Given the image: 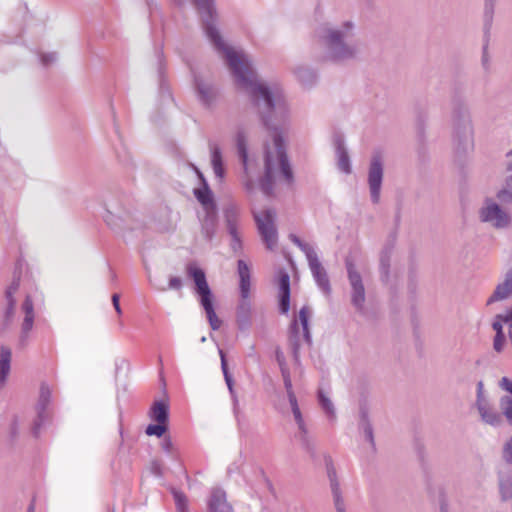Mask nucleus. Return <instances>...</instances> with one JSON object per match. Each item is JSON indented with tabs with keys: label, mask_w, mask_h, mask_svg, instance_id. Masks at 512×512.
<instances>
[{
	"label": "nucleus",
	"mask_w": 512,
	"mask_h": 512,
	"mask_svg": "<svg viewBox=\"0 0 512 512\" xmlns=\"http://www.w3.org/2000/svg\"><path fill=\"white\" fill-rule=\"evenodd\" d=\"M507 156H512V149L507 153Z\"/></svg>",
	"instance_id": "64"
},
{
	"label": "nucleus",
	"mask_w": 512,
	"mask_h": 512,
	"mask_svg": "<svg viewBox=\"0 0 512 512\" xmlns=\"http://www.w3.org/2000/svg\"><path fill=\"white\" fill-rule=\"evenodd\" d=\"M499 387L511 395L502 396L499 400L501 415L505 417L508 424L512 425V380L508 377H502L499 381Z\"/></svg>",
	"instance_id": "17"
},
{
	"label": "nucleus",
	"mask_w": 512,
	"mask_h": 512,
	"mask_svg": "<svg viewBox=\"0 0 512 512\" xmlns=\"http://www.w3.org/2000/svg\"><path fill=\"white\" fill-rule=\"evenodd\" d=\"M345 266L351 285V302L358 311H362L365 303V288L363 285L362 277L357 271L352 259L346 258Z\"/></svg>",
	"instance_id": "10"
},
{
	"label": "nucleus",
	"mask_w": 512,
	"mask_h": 512,
	"mask_svg": "<svg viewBox=\"0 0 512 512\" xmlns=\"http://www.w3.org/2000/svg\"><path fill=\"white\" fill-rule=\"evenodd\" d=\"M193 3L201 15L207 38L225 60L236 85L248 94L264 125L273 132V143L265 145V173L260 180L261 191L271 196L276 178L283 179L288 185L294 180L282 137L290 121V110L283 91L277 85L268 86L258 81L249 57L225 44L215 25L214 0H193Z\"/></svg>",
	"instance_id": "1"
},
{
	"label": "nucleus",
	"mask_w": 512,
	"mask_h": 512,
	"mask_svg": "<svg viewBox=\"0 0 512 512\" xmlns=\"http://www.w3.org/2000/svg\"><path fill=\"white\" fill-rule=\"evenodd\" d=\"M182 287V280L179 277H171L169 279V288L173 290H180Z\"/></svg>",
	"instance_id": "51"
},
{
	"label": "nucleus",
	"mask_w": 512,
	"mask_h": 512,
	"mask_svg": "<svg viewBox=\"0 0 512 512\" xmlns=\"http://www.w3.org/2000/svg\"><path fill=\"white\" fill-rule=\"evenodd\" d=\"M317 36L325 48V57L331 61H345L357 54L353 43L354 24L346 21L339 27L323 25L318 28Z\"/></svg>",
	"instance_id": "2"
},
{
	"label": "nucleus",
	"mask_w": 512,
	"mask_h": 512,
	"mask_svg": "<svg viewBox=\"0 0 512 512\" xmlns=\"http://www.w3.org/2000/svg\"><path fill=\"white\" fill-rule=\"evenodd\" d=\"M237 269L240 278L239 288L241 298H249L251 278L249 266L244 260L240 259L237 262Z\"/></svg>",
	"instance_id": "26"
},
{
	"label": "nucleus",
	"mask_w": 512,
	"mask_h": 512,
	"mask_svg": "<svg viewBox=\"0 0 512 512\" xmlns=\"http://www.w3.org/2000/svg\"><path fill=\"white\" fill-rule=\"evenodd\" d=\"M390 254L391 251L389 249H386L382 251L380 255V273L383 281L388 280L390 268Z\"/></svg>",
	"instance_id": "38"
},
{
	"label": "nucleus",
	"mask_w": 512,
	"mask_h": 512,
	"mask_svg": "<svg viewBox=\"0 0 512 512\" xmlns=\"http://www.w3.org/2000/svg\"><path fill=\"white\" fill-rule=\"evenodd\" d=\"M20 286V277L15 276L13 278L12 283L8 286L5 291V298L7 300V308L5 311V319L6 321H10L14 315L16 300L14 298V294L18 291Z\"/></svg>",
	"instance_id": "27"
},
{
	"label": "nucleus",
	"mask_w": 512,
	"mask_h": 512,
	"mask_svg": "<svg viewBox=\"0 0 512 512\" xmlns=\"http://www.w3.org/2000/svg\"><path fill=\"white\" fill-rule=\"evenodd\" d=\"M490 31L484 30V41L482 46L481 65L485 72L491 69V57L489 55Z\"/></svg>",
	"instance_id": "35"
},
{
	"label": "nucleus",
	"mask_w": 512,
	"mask_h": 512,
	"mask_svg": "<svg viewBox=\"0 0 512 512\" xmlns=\"http://www.w3.org/2000/svg\"><path fill=\"white\" fill-rule=\"evenodd\" d=\"M224 379H225V382H226L227 387L229 389V392H230V394H231V396L233 398L234 404L236 405L238 400H237V397H236V394H235V391H234V388H233L234 382H233L231 374L224 376Z\"/></svg>",
	"instance_id": "47"
},
{
	"label": "nucleus",
	"mask_w": 512,
	"mask_h": 512,
	"mask_svg": "<svg viewBox=\"0 0 512 512\" xmlns=\"http://www.w3.org/2000/svg\"><path fill=\"white\" fill-rule=\"evenodd\" d=\"M105 221H106V223H107L109 226H113V225H115V223H114V222H113V220H112V214H111L109 211H107V215L105 216Z\"/></svg>",
	"instance_id": "59"
},
{
	"label": "nucleus",
	"mask_w": 512,
	"mask_h": 512,
	"mask_svg": "<svg viewBox=\"0 0 512 512\" xmlns=\"http://www.w3.org/2000/svg\"><path fill=\"white\" fill-rule=\"evenodd\" d=\"M498 318H501L504 323L511 324L512 323V309L506 311V313L503 315L499 314Z\"/></svg>",
	"instance_id": "57"
},
{
	"label": "nucleus",
	"mask_w": 512,
	"mask_h": 512,
	"mask_svg": "<svg viewBox=\"0 0 512 512\" xmlns=\"http://www.w3.org/2000/svg\"><path fill=\"white\" fill-rule=\"evenodd\" d=\"M219 354H220V358H221V369H222L223 375L224 376L230 375V373L228 371L227 362H226L224 352L222 350H219Z\"/></svg>",
	"instance_id": "54"
},
{
	"label": "nucleus",
	"mask_w": 512,
	"mask_h": 512,
	"mask_svg": "<svg viewBox=\"0 0 512 512\" xmlns=\"http://www.w3.org/2000/svg\"><path fill=\"white\" fill-rule=\"evenodd\" d=\"M508 334H509V338H510L511 345H512V323H511V324H509V327H508Z\"/></svg>",
	"instance_id": "62"
},
{
	"label": "nucleus",
	"mask_w": 512,
	"mask_h": 512,
	"mask_svg": "<svg viewBox=\"0 0 512 512\" xmlns=\"http://www.w3.org/2000/svg\"><path fill=\"white\" fill-rule=\"evenodd\" d=\"M310 310L307 306H303L289 327V345L291 347L292 356L295 363L300 361V349L303 343L310 346L312 338L309 329Z\"/></svg>",
	"instance_id": "4"
},
{
	"label": "nucleus",
	"mask_w": 512,
	"mask_h": 512,
	"mask_svg": "<svg viewBox=\"0 0 512 512\" xmlns=\"http://www.w3.org/2000/svg\"><path fill=\"white\" fill-rule=\"evenodd\" d=\"M27 512H34V506L32 504L29 506Z\"/></svg>",
	"instance_id": "63"
},
{
	"label": "nucleus",
	"mask_w": 512,
	"mask_h": 512,
	"mask_svg": "<svg viewBox=\"0 0 512 512\" xmlns=\"http://www.w3.org/2000/svg\"><path fill=\"white\" fill-rule=\"evenodd\" d=\"M275 358H276V361H277V363L279 365L281 373H283V371H289V369L287 367V363H286V359H285L284 353L282 352L281 349H279V348L276 349V351H275Z\"/></svg>",
	"instance_id": "45"
},
{
	"label": "nucleus",
	"mask_w": 512,
	"mask_h": 512,
	"mask_svg": "<svg viewBox=\"0 0 512 512\" xmlns=\"http://www.w3.org/2000/svg\"><path fill=\"white\" fill-rule=\"evenodd\" d=\"M335 148L338 169L345 174H350L352 171L350 157L345 147L344 140L341 137L335 139Z\"/></svg>",
	"instance_id": "25"
},
{
	"label": "nucleus",
	"mask_w": 512,
	"mask_h": 512,
	"mask_svg": "<svg viewBox=\"0 0 512 512\" xmlns=\"http://www.w3.org/2000/svg\"><path fill=\"white\" fill-rule=\"evenodd\" d=\"M223 216L228 234L231 237L230 247L235 254L242 251V239L240 233L241 213L235 204L227 205L223 210Z\"/></svg>",
	"instance_id": "9"
},
{
	"label": "nucleus",
	"mask_w": 512,
	"mask_h": 512,
	"mask_svg": "<svg viewBox=\"0 0 512 512\" xmlns=\"http://www.w3.org/2000/svg\"><path fill=\"white\" fill-rule=\"evenodd\" d=\"M57 59L56 53H47L41 55V62L44 66H47L53 62H55Z\"/></svg>",
	"instance_id": "49"
},
{
	"label": "nucleus",
	"mask_w": 512,
	"mask_h": 512,
	"mask_svg": "<svg viewBox=\"0 0 512 512\" xmlns=\"http://www.w3.org/2000/svg\"><path fill=\"white\" fill-rule=\"evenodd\" d=\"M167 430V424L166 423H157V424H150L146 427L145 433L148 436H157L161 437Z\"/></svg>",
	"instance_id": "42"
},
{
	"label": "nucleus",
	"mask_w": 512,
	"mask_h": 512,
	"mask_svg": "<svg viewBox=\"0 0 512 512\" xmlns=\"http://www.w3.org/2000/svg\"><path fill=\"white\" fill-rule=\"evenodd\" d=\"M478 412L483 422L494 427L502 424V415L496 411L488 401L480 402L477 406Z\"/></svg>",
	"instance_id": "24"
},
{
	"label": "nucleus",
	"mask_w": 512,
	"mask_h": 512,
	"mask_svg": "<svg viewBox=\"0 0 512 512\" xmlns=\"http://www.w3.org/2000/svg\"><path fill=\"white\" fill-rule=\"evenodd\" d=\"M505 344V335H495L493 340V348L496 352H502Z\"/></svg>",
	"instance_id": "46"
},
{
	"label": "nucleus",
	"mask_w": 512,
	"mask_h": 512,
	"mask_svg": "<svg viewBox=\"0 0 512 512\" xmlns=\"http://www.w3.org/2000/svg\"><path fill=\"white\" fill-rule=\"evenodd\" d=\"M327 474L330 480V487L334 498V505L337 512H346L344 500L341 496L340 485L337 480L336 471L332 464H327Z\"/></svg>",
	"instance_id": "23"
},
{
	"label": "nucleus",
	"mask_w": 512,
	"mask_h": 512,
	"mask_svg": "<svg viewBox=\"0 0 512 512\" xmlns=\"http://www.w3.org/2000/svg\"><path fill=\"white\" fill-rule=\"evenodd\" d=\"M318 399H319V403H320L322 409L326 412V414L330 418H334L335 417L334 405L331 402V400L324 394V392L322 390H319V392H318Z\"/></svg>",
	"instance_id": "39"
},
{
	"label": "nucleus",
	"mask_w": 512,
	"mask_h": 512,
	"mask_svg": "<svg viewBox=\"0 0 512 512\" xmlns=\"http://www.w3.org/2000/svg\"><path fill=\"white\" fill-rule=\"evenodd\" d=\"M488 401L485 397H484V393H483V383L482 382H479L477 384V400H476V406L479 405L480 402H486Z\"/></svg>",
	"instance_id": "52"
},
{
	"label": "nucleus",
	"mask_w": 512,
	"mask_h": 512,
	"mask_svg": "<svg viewBox=\"0 0 512 512\" xmlns=\"http://www.w3.org/2000/svg\"><path fill=\"white\" fill-rule=\"evenodd\" d=\"M119 300H120L119 294L115 293L112 295V304H113L114 309L118 315H120L122 313Z\"/></svg>",
	"instance_id": "56"
},
{
	"label": "nucleus",
	"mask_w": 512,
	"mask_h": 512,
	"mask_svg": "<svg viewBox=\"0 0 512 512\" xmlns=\"http://www.w3.org/2000/svg\"><path fill=\"white\" fill-rule=\"evenodd\" d=\"M209 512H234L228 503L226 493L222 489H214L208 502Z\"/></svg>",
	"instance_id": "21"
},
{
	"label": "nucleus",
	"mask_w": 512,
	"mask_h": 512,
	"mask_svg": "<svg viewBox=\"0 0 512 512\" xmlns=\"http://www.w3.org/2000/svg\"><path fill=\"white\" fill-rule=\"evenodd\" d=\"M51 395L52 392L50 387L47 384L42 383L40 387L39 399L36 404L37 418L35 419L32 427V433L35 437L39 436L41 427L47 418L46 409L50 404Z\"/></svg>",
	"instance_id": "13"
},
{
	"label": "nucleus",
	"mask_w": 512,
	"mask_h": 512,
	"mask_svg": "<svg viewBox=\"0 0 512 512\" xmlns=\"http://www.w3.org/2000/svg\"><path fill=\"white\" fill-rule=\"evenodd\" d=\"M22 311L24 312L25 316L21 325L19 343L21 346H25L28 343L29 334L33 328L35 317L33 301L29 295L25 297V300L22 304Z\"/></svg>",
	"instance_id": "14"
},
{
	"label": "nucleus",
	"mask_w": 512,
	"mask_h": 512,
	"mask_svg": "<svg viewBox=\"0 0 512 512\" xmlns=\"http://www.w3.org/2000/svg\"><path fill=\"white\" fill-rule=\"evenodd\" d=\"M479 219L481 222L488 223L496 229L507 228L511 223L509 213L503 210L491 198H486L482 207L479 209Z\"/></svg>",
	"instance_id": "8"
},
{
	"label": "nucleus",
	"mask_w": 512,
	"mask_h": 512,
	"mask_svg": "<svg viewBox=\"0 0 512 512\" xmlns=\"http://www.w3.org/2000/svg\"><path fill=\"white\" fill-rule=\"evenodd\" d=\"M495 3L496 0H485L484 2L483 22L486 31H491L492 28Z\"/></svg>",
	"instance_id": "36"
},
{
	"label": "nucleus",
	"mask_w": 512,
	"mask_h": 512,
	"mask_svg": "<svg viewBox=\"0 0 512 512\" xmlns=\"http://www.w3.org/2000/svg\"><path fill=\"white\" fill-rule=\"evenodd\" d=\"M11 433H12L13 436H15L17 434V423L16 422H14L12 424Z\"/></svg>",
	"instance_id": "61"
},
{
	"label": "nucleus",
	"mask_w": 512,
	"mask_h": 512,
	"mask_svg": "<svg viewBox=\"0 0 512 512\" xmlns=\"http://www.w3.org/2000/svg\"><path fill=\"white\" fill-rule=\"evenodd\" d=\"M281 375L283 378V383H284V387H285L288 399L291 397H295L296 395L293 390L290 371H283V373H281Z\"/></svg>",
	"instance_id": "43"
},
{
	"label": "nucleus",
	"mask_w": 512,
	"mask_h": 512,
	"mask_svg": "<svg viewBox=\"0 0 512 512\" xmlns=\"http://www.w3.org/2000/svg\"><path fill=\"white\" fill-rule=\"evenodd\" d=\"M211 163L216 177L222 179L224 177L222 153L220 148L217 146L211 147Z\"/></svg>",
	"instance_id": "34"
},
{
	"label": "nucleus",
	"mask_w": 512,
	"mask_h": 512,
	"mask_svg": "<svg viewBox=\"0 0 512 512\" xmlns=\"http://www.w3.org/2000/svg\"><path fill=\"white\" fill-rule=\"evenodd\" d=\"M361 428L363 430L365 439L374 447L373 428L369 423L365 413L362 414Z\"/></svg>",
	"instance_id": "41"
},
{
	"label": "nucleus",
	"mask_w": 512,
	"mask_h": 512,
	"mask_svg": "<svg viewBox=\"0 0 512 512\" xmlns=\"http://www.w3.org/2000/svg\"><path fill=\"white\" fill-rule=\"evenodd\" d=\"M294 74L296 76V78L298 79V81L303 85V86H311L312 84L315 83L316 81V73L308 68V67H304V66H300L298 68L295 69L294 71Z\"/></svg>",
	"instance_id": "31"
},
{
	"label": "nucleus",
	"mask_w": 512,
	"mask_h": 512,
	"mask_svg": "<svg viewBox=\"0 0 512 512\" xmlns=\"http://www.w3.org/2000/svg\"><path fill=\"white\" fill-rule=\"evenodd\" d=\"M149 417L156 423H166L169 418V406L162 400L155 401L150 408Z\"/></svg>",
	"instance_id": "28"
},
{
	"label": "nucleus",
	"mask_w": 512,
	"mask_h": 512,
	"mask_svg": "<svg viewBox=\"0 0 512 512\" xmlns=\"http://www.w3.org/2000/svg\"><path fill=\"white\" fill-rule=\"evenodd\" d=\"M502 323L503 320L501 318H498L497 315L494 322L492 323V328L495 330L496 335H504Z\"/></svg>",
	"instance_id": "50"
},
{
	"label": "nucleus",
	"mask_w": 512,
	"mask_h": 512,
	"mask_svg": "<svg viewBox=\"0 0 512 512\" xmlns=\"http://www.w3.org/2000/svg\"><path fill=\"white\" fill-rule=\"evenodd\" d=\"M245 188L248 192H252L253 189H254V184L252 182V180H247L246 183H245Z\"/></svg>",
	"instance_id": "60"
},
{
	"label": "nucleus",
	"mask_w": 512,
	"mask_h": 512,
	"mask_svg": "<svg viewBox=\"0 0 512 512\" xmlns=\"http://www.w3.org/2000/svg\"><path fill=\"white\" fill-rule=\"evenodd\" d=\"M177 512H188V499L186 495L175 488L171 489Z\"/></svg>",
	"instance_id": "37"
},
{
	"label": "nucleus",
	"mask_w": 512,
	"mask_h": 512,
	"mask_svg": "<svg viewBox=\"0 0 512 512\" xmlns=\"http://www.w3.org/2000/svg\"><path fill=\"white\" fill-rule=\"evenodd\" d=\"M200 222L203 237L211 241L215 236L218 225L217 209L210 207L209 210H204V215L200 217Z\"/></svg>",
	"instance_id": "18"
},
{
	"label": "nucleus",
	"mask_w": 512,
	"mask_h": 512,
	"mask_svg": "<svg viewBox=\"0 0 512 512\" xmlns=\"http://www.w3.org/2000/svg\"><path fill=\"white\" fill-rule=\"evenodd\" d=\"M288 401L290 403L294 419H295V421H296V423L298 425L299 430L302 433V436H301L302 445L305 448V450L308 453H310V455L312 457H315V446L308 439L306 425H305V422H304L301 410L299 408L296 396L289 398Z\"/></svg>",
	"instance_id": "15"
},
{
	"label": "nucleus",
	"mask_w": 512,
	"mask_h": 512,
	"mask_svg": "<svg viewBox=\"0 0 512 512\" xmlns=\"http://www.w3.org/2000/svg\"><path fill=\"white\" fill-rule=\"evenodd\" d=\"M12 352L6 346L0 347V386H3L11 369Z\"/></svg>",
	"instance_id": "29"
},
{
	"label": "nucleus",
	"mask_w": 512,
	"mask_h": 512,
	"mask_svg": "<svg viewBox=\"0 0 512 512\" xmlns=\"http://www.w3.org/2000/svg\"><path fill=\"white\" fill-rule=\"evenodd\" d=\"M512 296V267L506 272L502 282L498 283L486 304L503 301Z\"/></svg>",
	"instance_id": "16"
},
{
	"label": "nucleus",
	"mask_w": 512,
	"mask_h": 512,
	"mask_svg": "<svg viewBox=\"0 0 512 512\" xmlns=\"http://www.w3.org/2000/svg\"><path fill=\"white\" fill-rule=\"evenodd\" d=\"M195 85L199 101L206 107L212 106L217 96L216 89L197 77L195 78Z\"/></svg>",
	"instance_id": "22"
},
{
	"label": "nucleus",
	"mask_w": 512,
	"mask_h": 512,
	"mask_svg": "<svg viewBox=\"0 0 512 512\" xmlns=\"http://www.w3.org/2000/svg\"><path fill=\"white\" fill-rule=\"evenodd\" d=\"M507 170L511 172V174L507 177L505 187L500 189L496 197L502 203H512V162L509 163Z\"/></svg>",
	"instance_id": "33"
},
{
	"label": "nucleus",
	"mask_w": 512,
	"mask_h": 512,
	"mask_svg": "<svg viewBox=\"0 0 512 512\" xmlns=\"http://www.w3.org/2000/svg\"><path fill=\"white\" fill-rule=\"evenodd\" d=\"M251 312V304L248 298H241V301L237 307V319L241 327L249 324Z\"/></svg>",
	"instance_id": "32"
},
{
	"label": "nucleus",
	"mask_w": 512,
	"mask_h": 512,
	"mask_svg": "<svg viewBox=\"0 0 512 512\" xmlns=\"http://www.w3.org/2000/svg\"><path fill=\"white\" fill-rule=\"evenodd\" d=\"M186 270L188 276L195 283V293L199 296V303L205 311L211 329L214 331L218 330L221 327L222 321L215 312L214 295L206 280L205 272L195 264H188Z\"/></svg>",
	"instance_id": "3"
},
{
	"label": "nucleus",
	"mask_w": 512,
	"mask_h": 512,
	"mask_svg": "<svg viewBox=\"0 0 512 512\" xmlns=\"http://www.w3.org/2000/svg\"><path fill=\"white\" fill-rule=\"evenodd\" d=\"M499 489H500V494H501V498L503 501L512 499V480L511 479L500 478Z\"/></svg>",
	"instance_id": "40"
},
{
	"label": "nucleus",
	"mask_w": 512,
	"mask_h": 512,
	"mask_svg": "<svg viewBox=\"0 0 512 512\" xmlns=\"http://www.w3.org/2000/svg\"><path fill=\"white\" fill-rule=\"evenodd\" d=\"M197 176L199 177L202 188L195 189L194 194L197 200L202 204L203 210H209L211 208H216V204L213 201L212 192L208 186V183L202 174V172L195 166H193Z\"/></svg>",
	"instance_id": "20"
},
{
	"label": "nucleus",
	"mask_w": 512,
	"mask_h": 512,
	"mask_svg": "<svg viewBox=\"0 0 512 512\" xmlns=\"http://www.w3.org/2000/svg\"><path fill=\"white\" fill-rule=\"evenodd\" d=\"M236 145L238 150L239 158L242 162L244 171L246 175L248 176V153H247V143H246V136L243 131H239L236 136Z\"/></svg>",
	"instance_id": "30"
},
{
	"label": "nucleus",
	"mask_w": 512,
	"mask_h": 512,
	"mask_svg": "<svg viewBox=\"0 0 512 512\" xmlns=\"http://www.w3.org/2000/svg\"><path fill=\"white\" fill-rule=\"evenodd\" d=\"M158 60H159V68H158V71H159V78H160V89L161 91L164 89V79H163V62H162V52H159V55H158Z\"/></svg>",
	"instance_id": "53"
},
{
	"label": "nucleus",
	"mask_w": 512,
	"mask_h": 512,
	"mask_svg": "<svg viewBox=\"0 0 512 512\" xmlns=\"http://www.w3.org/2000/svg\"><path fill=\"white\" fill-rule=\"evenodd\" d=\"M278 286L280 291L279 310L287 314L290 310V276L284 271H279Z\"/></svg>",
	"instance_id": "19"
},
{
	"label": "nucleus",
	"mask_w": 512,
	"mask_h": 512,
	"mask_svg": "<svg viewBox=\"0 0 512 512\" xmlns=\"http://www.w3.org/2000/svg\"><path fill=\"white\" fill-rule=\"evenodd\" d=\"M471 134L472 128L469 116L458 113L453 119V139L458 150L469 144Z\"/></svg>",
	"instance_id": "12"
},
{
	"label": "nucleus",
	"mask_w": 512,
	"mask_h": 512,
	"mask_svg": "<svg viewBox=\"0 0 512 512\" xmlns=\"http://www.w3.org/2000/svg\"><path fill=\"white\" fill-rule=\"evenodd\" d=\"M162 449L170 455H174V446L170 437H164L162 441Z\"/></svg>",
	"instance_id": "48"
},
{
	"label": "nucleus",
	"mask_w": 512,
	"mask_h": 512,
	"mask_svg": "<svg viewBox=\"0 0 512 512\" xmlns=\"http://www.w3.org/2000/svg\"><path fill=\"white\" fill-rule=\"evenodd\" d=\"M258 232L268 250H274L278 243V232L275 225L276 212L266 209L253 213Z\"/></svg>",
	"instance_id": "6"
},
{
	"label": "nucleus",
	"mask_w": 512,
	"mask_h": 512,
	"mask_svg": "<svg viewBox=\"0 0 512 512\" xmlns=\"http://www.w3.org/2000/svg\"><path fill=\"white\" fill-rule=\"evenodd\" d=\"M440 512H449L448 504L444 497L440 499Z\"/></svg>",
	"instance_id": "58"
},
{
	"label": "nucleus",
	"mask_w": 512,
	"mask_h": 512,
	"mask_svg": "<svg viewBox=\"0 0 512 512\" xmlns=\"http://www.w3.org/2000/svg\"><path fill=\"white\" fill-rule=\"evenodd\" d=\"M383 173L384 169L381 155L376 153L371 159L368 171V184L373 203H378L380 200Z\"/></svg>",
	"instance_id": "11"
},
{
	"label": "nucleus",
	"mask_w": 512,
	"mask_h": 512,
	"mask_svg": "<svg viewBox=\"0 0 512 512\" xmlns=\"http://www.w3.org/2000/svg\"><path fill=\"white\" fill-rule=\"evenodd\" d=\"M502 455L505 462L512 464V436L504 444Z\"/></svg>",
	"instance_id": "44"
},
{
	"label": "nucleus",
	"mask_w": 512,
	"mask_h": 512,
	"mask_svg": "<svg viewBox=\"0 0 512 512\" xmlns=\"http://www.w3.org/2000/svg\"><path fill=\"white\" fill-rule=\"evenodd\" d=\"M151 472L156 476H162V466L158 461H153L151 464Z\"/></svg>",
	"instance_id": "55"
},
{
	"label": "nucleus",
	"mask_w": 512,
	"mask_h": 512,
	"mask_svg": "<svg viewBox=\"0 0 512 512\" xmlns=\"http://www.w3.org/2000/svg\"><path fill=\"white\" fill-rule=\"evenodd\" d=\"M245 482L251 497L262 500L268 494H275L273 484L262 467H252L251 472L245 475Z\"/></svg>",
	"instance_id": "7"
},
{
	"label": "nucleus",
	"mask_w": 512,
	"mask_h": 512,
	"mask_svg": "<svg viewBox=\"0 0 512 512\" xmlns=\"http://www.w3.org/2000/svg\"><path fill=\"white\" fill-rule=\"evenodd\" d=\"M289 240L294 245H296L306 256L312 276L319 289H321L325 295H329L331 293L330 280L326 269L322 266L319 260L315 248L312 245L302 241L297 235L292 233L289 235Z\"/></svg>",
	"instance_id": "5"
}]
</instances>
